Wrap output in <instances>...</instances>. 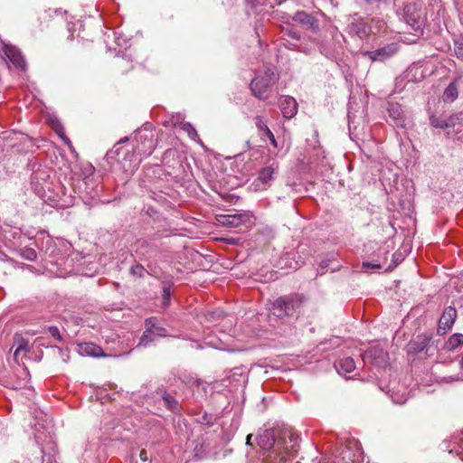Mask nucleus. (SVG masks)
<instances>
[{
  "instance_id": "obj_1",
  "label": "nucleus",
  "mask_w": 463,
  "mask_h": 463,
  "mask_svg": "<svg viewBox=\"0 0 463 463\" xmlns=\"http://www.w3.org/2000/svg\"><path fill=\"white\" fill-rule=\"evenodd\" d=\"M137 145L133 153H123L124 158L121 163L123 169L128 173H133L139 165L143 157L152 154L155 148L154 133L151 129L144 128L135 134Z\"/></svg>"
},
{
  "instance_id": "obj_2",
  "label": "nucleus",
  "mask_w": 463,
  "mask_h": 463,
  "mask_svg": "<svg viewBox=\"0 0 463 463\" xmlns=\"http://www.w3.org/2000/svg\"><path fill=\"white\" fill-rule=\"evenodd\" d=\"M401 19L411 30L413 39L408 40L409 43H415L423 33L424 14L420 5L417 3L404 4L402 10L399 13Z\"/></svg>"
},
{
  "instance_id": "obj_3",
  "label": "nucleus",
  "mask_w": 463,
  "mask_h": 463,
  "mask_svg": "<svg viewBox=\"0 0 463 463\" xmlns=\"http://www.w3.org/2000/svg\"><path fill=\"white\" fill-rule=\"evenodd\" d=\"M305 302L306 297L298 293L279 297L272 303L273 314L279 318L293 317Z\"/></svg>"
},
{
  "instance_id": "obj_4",
  "label": "nucleus",
  "mask_w": 463,
  "mask_h": 463,
  "mask_svg": "<svg viewBox=\"0 0 463 463\" xmlns=\"http://www.w3.org/2000/svg\"><path fill=\"white\" fill-rule=\"evenodd\" d=\"M343 35L337 32L335 27H330L327 31V35L318 42H313L317 45L318 50L322 55L329 60L335 61L337 56L343 52Z\"/></svg>"
},
{
  "instance_id": "obj_5",
  "label": "nucleus",
  "mask_w": 463,
  "mask_h": 463,
  "mask_svg": "<svg viewBox=\"0 0 463 463\" xmlns=\"http://www.w3.org/2000/svg\"><path fill=\"white\" fill-rule=\"evenodd\" d=\"M278 80V76L271 67H267L260 72L250 82V88L252 95L260 99H268L269 88Z\"/></svg>"
},
{
  "instance_id": "obj_6",
  "label": "nucleus",
  "mask_w": 463,
  "mask_h": 463,
  "mask_svg": "<svg viewBox=\"0 0 463 463\" xmlns=\"http://www.w3.org/2000/svg\"><path fill=\"white\" fill-rule=\"evenodd\" d=\"M364 453L360 442L355 439H349L339 449L334 463H362Z\"/></svg>"
},
{
  "instance_id": "obj_7",
  "label": "nucleus",
  "mask_w": 463,
  "mask_h": 463,
  "mask_svg": "<svg viewBox=\"0 0 463 463\" xmlns=\"http://www.w3.org/2000/svg\"><path fill=\"white\" fill-rule=\"evenodd\" d=\"M216 221L222 226L236 228L244 226L250 228L255 223V217L250 212H236L224 214H217Z\"/></svg>"
},
{
  "instance_id": "obj_8",
  "label": "nucleus",
  "mask_w": 463,
  "mask_h": 463,
  "mask_svg": "<svg viewBox=\"0 0 463 463\" xmlns=\"http://www.w3.org/2000/svg\"><path fill=\"white\" fill-rule=\"evenodd\" d=\"M363 361L378 367H384L388 363V353L380 346H372L362 354Z\"/></svg>"
},
{
  "instance_id": "obj_9",
  "label": "nucleus",
  "mask_w": 463,
  "mask_h": 463,
  "mask_svg": "<svg viewBox=\"0 0 463 463\" xmlns=\"http://www.w3.org/2000/svg\"><path fill=\"white\" fill-rule=\"evenodd\" d=\"M146 330L142 335L138 345L147 346L149 343L155 340L156 336H165V329L162 326H156L155 318H148L146 320Z\"/></svg>"
},
{
  "instance_id": "obj_10",
  "label": "nucleus",
  "mask_w": 463,
  "mask_h": 463,
  "mask_svg": "<svg viewBox=\"0 0 463 463\" xmlns=\"http://www.w3.org/2000/svg\"><path fill=\"white\" fill-rule=\"evenodd\" d=\"M347 33L351 36H356L361 40L365 39L371 33V27L359 16L352 17L347 25Z\"/></svg>"
},
{
  "instance_id": "obj_11",
  "label": "nucleus",
  "mask_w": 463,
  "mask_h": 463,
  "mask_svg": "<svg viewBox=\"0 0 463 463\" xmlns=\"http://www.w3.org/2000/svg\"><path fill=\"white\" fill-rule=\"evenodd\" d=\"M3 52L8 61L16 69L20 71H24L26 69L25 61L21 52L16 47L5 44L3 48Z\"/></svg>"
},
{
  "instance_id": "obj_12",
  "label": "nucleus",
  "mask_w": 463,
  "mask_h": 463,
  "mask_svg": "<svg viewBox=\"0 0 463 463\" xmlns=\"http://www.w3.org/2000/svg\"><path fill=\"white\" fill-rule=\"evenodd\" d=\"M457 317V310L453 307H448L445 308L442 316L439 320L438 334L444 335L449 330Z\"/></svg>"
},
{
  "instance_id": "obj_13",
  "label": "nucleus",
  "mask_w": 463,
  "mask_h": 463,
  "mask_svg": "<svg viewBox=\"0 0 463 463\" xmlns=\"http://www.w3.org/2000/svg\"><path fill=\"white\" fill-rule=\"evenodd\" d=\"M388 122L396 128L406 127V118L400 104L390 103L388 107Z\"/></svg>"
},
{
  "instance_id": "obj_14",
  "label": "nucleus",
  "mask_w": 463,
  "mask_h": 463,
  "mask_svg": "<svg viewBox=\"0 0 463 463\" xmlns=\"http://www.w3.org/2000/svg\"><path fill=\"white\" fill-rule=\"evenodd\" d=\"M279 106L286 118H293L298 112V103L296 99L290 96L280 97Z\"/></svg>"
},
{
  "instance_id": "obj_15",
  "label": "nucleus",
  "mask_w": 463,
  "mask_h": 463,
  "mask_svg": "<svg viewBox=\"0 0 463 463\" xmlns=\"http://www.w3.org/2000/svg\"><path fill=\"white\" fill-rule=\"evenodd\" d=\"M397 52V47L395 44H389L383 48H379L375 51L366 52V55L372 59L373 61H383L392 55H393Z\"/></svg>"
},
{
  "instance_id": "obj_16",
  "label": "nucleus",
  "mask_w": 463,
  "mask_h": 463,
  "mask_svg": "<svg viewBox=\"0 0 463 463\" xmlns=\"http://www.w3.org/2000/svg\"><path fill=\"white\" fill-rule=\"evenodd\" d=\"M293 20L302 24L307 29H310L314 32L318 30L319 25L317 20L306 12L301 11L296 13L293 16Z\"/></svg>"
},
{
  "instance_id": "obj_17",
  "label": "nucleus",
  "mask_w": 463,
  "mask_h": 463,
  "mask_svg": "<svg viewBox=\"0 0 463 463\" xmlns=\"http://www.w3.org/2000/svg\"><path fill=\"white\" fill-rule=\"evenodd\" d=\"M459 119V118L457 115H452L449 117L448 118H443L436 116H431L430 118V125L433 128L445 129L452 128L456 125L457 121Z\"/></svg>"
},
{
  "instance_id": "obj_18",
  "label": "nucleus",
  "mask_w": 463,
  "mask_h": 463,
  "mask_svg": "<svg viewBox=\"0 0 463 463\" xmlns=\"http://www.w3.org/2000/svg\"><path fill=\"white\" fill-rule=\"evenodd\" d=\"M277 172V165H271L267 167H264L259 172V175L256 181L260 182L263 185V188H265V186L269 185L270 182L274 179V175H276Z\"/></svg>"
},
{
  "instance_id": "obj_19",
  "label": "nucleus",
  "mask_w": 463,
  "mask_h": 463,
  "mask_svg": "<svg viewBox=\"0 0 463 463\" xmlns=\"http://www.w3.org/2000/svg\"><path fill=\"white\" fill-rule=\"evenodd\" d=\"M430 338L426 335H417L408 344L409 353H420L422 352L429 345Z\"/></svg>"
},
{
  "instance_id": "obj_20",
  "label": "nucleus",
  "mask_w": 463,
  "mask_h": 463,
  "mask_svg": "<svg viewBox=\"0 0 463 463\" xmlns=\"http://www.w3.org/2000/svg\"><path fill=\"white\" fill-rule=\"evenodd\" d=\"M355 363L352 357H344L335 364V369L341 375L352 373L355 369Z\"/></svg>"
},
{
  "instance_id": "obj_21",
  "label": "nucleus",
  "mask_w": 463,
  "mask_h": 463,
  "mask_svg": "<svg viewBox=\"0 0 463 463\" xmlns=\"http://www.w3.org/2000/svg\"><path fill=\"white\" fill-rule=\"evenodd\" d=\"M80 354L88 356L99 357L102 356V349L92 344V343H83L80 345Z\"/></svg>"
},
{
  "instance_id": "obj_22",
  "label": "nucleus",
  "mask_w": 463,
  "mask_h": 463,
  "mask_svg": "<svg viewBox=\"0 0 463 463\" xmlns=\"http://www.w3.org/2000/svg\"><path fill=\"white\" fill-rule=\"evenodd\" d=\"M276 442L275 436L273 434V430H266L258 437V443L263 449H269Z\"/></svg>"
},
{
  "instance_id": "obj_23",
  "label": "nucleus",
  "mask_w": 463,
  "mask_h": 463,
  "mask_svg": "<svg viewBox=\"0 0 463 463\" xmlns=\"http://www.w3.org/2000/svg\"><path fill=\"white\" fill-rule=\"evenodd\" d=\"M450 442H453L455 446L450 448L449 442L442 444V449L449 450V453L455 452L463 460V432L461 437H454Z\"/></svg>"
},
{
  "instance_id": "obj_24",
  "label": "nucleus",
  "mask_w": 463,
  "mask_h": 463,
  "mask_svg": "<svg viewBox=\"0 0 463 463\" xmlns=\"http://www.w3.org/2000/svg\"><path fill=\"white\" fill-rule=\"evenodd\" d=\"M181 119V116L178 115L177 116V119L176 121L174 123L175 126H179L181 129H183L184 131H185L187 134H188V137L194 140V141H197L198 143H201V140L199 139V137H198V134L195 130V128L193 127V125L189 122H184L183 119Z\"/></svg>"
},
{
  "instance_id": "obj_25",
  "label": "nucleus",
  "mask_w": 463,
  "mask_h": 463,
  "mask_svg": "<svg viewBox=\"0 0 463 463\" xmlns=\"http://www.w3.org/2000/svg\"><path fill=\"white\" fill-rule=\"evenodd\" d=\"M50 177L48 171L45 168L38 167L31 175V184L35 185V189H38V185L47 181Z\"/></svg>"
},
{
  "instance_id": "obj_26",
  "label": "nucleus",
  "mask_w": 463,
  "mask_h": 463,
  "mask_svg": "<svg viewBox=\"0 0 463 463\" xmlns=\"http://www.w3.org/2000/svg\"><path fill=\"white\" fill-rule=\"evenodd\" d=\"M463 345V335L457 333L452 335L445 344L448 350L453 351Z\"/></svg>"
},
{
  "instance_id": "obj_27",
  "label": "nucleus",
  "mask_w": 463,
  "mask_h": 463,
  "mask_svg": "<svg viewBox=\"0 0 463 463\" xmlns=\"http://www.w3.org/2000/svg\"><path fill=\"white\" fill-rule=\"evenodd\" d=\"M153 250V245L146 240H138L135 244L137 254L145 255Z\"/></svg>"
},
{
  "instance_id": "obj_28",
  "label": "nucleus",
  "mask_w": 463,
  "mask_h": 463,
  "mask_svg": "<svg viewBox=\"0 0 463 463\" xmlns=\"http://www.w3.org/2000/svg\"><path fill=\"white\" fill-rule=\"evenodd\" d=\"M458 95V88L454 82H451L444 90V101H453Z\"/></svg>"
},
{
  "instance_id": "obj_29",
  "label": "nucleus",
  "mask_w": 463,
  "mask_h": 463,
  "mask_svg": "<svg viewBox=\"0 0 463 463\" xmlns=\"http://www.w3.org/2000/svg\"><path fill=\"white\" fill-rule=\"evenodd\" d=\"M254 121H255V125H256L257 128L259 129L261 136L268 137L270 134H272L271 130L269 128L267 124L264 122L262 117L256 116L254 118Z\"/></svg>"
},
{
  "instance_id": "obj_30",
  "label": "nucleus",
  "mask_w": 463,
  "mask_h": 463,
  "mask_svg": "<svg viewBox=\"0 0 463 463\" xmlns=\"http://www.w3.org/2000/svg\"><path fill=\"white\" fill-rule=\"evenodd\" d=\"M80 176L82 177L83 179L89 178L95 172L94 166L90 163H85V164L80 165Z\"/></svg>"
},
{
  "instance_id": "obj_31",
  "label": "nucleus",
  "mask_w": 463,
  "mask_h": 463,
  "mask_svg": "<svg viewBox=\"0 0 463 463\" xmlns=\"http://www.w3.org/2000/svg\"><path fill=\"white\" fill-rule=\"evenodd\" d=\"M172 294V284L170 282H164L163 283V305L165 307L169 305L170 298Z\"/></svg>"
},
{
  "instance_id": "obj_32",
  "label": "nucleus",
  "mask_w": 463,
  "mask_h": 463,
  "mask_svg": "<svg viewBox=\"0 0 463 463\" xmlns=\"http://www.w3.org/2000/svg\"><path fill=\"white\" fill-rule=\"evenodd\" d=\"M163 401L165 402V405L172 411H178V403L177 401L169 394H165L163 396Z\"/></svg>"
},
{
  "instance_id": "obj_33",
  "label": "nucleus",
  "mask_w": 463,
  "mask_h": 463,
  "mask_svg": "<svg viewBox=\"0 0 463 463\" xmlns=\"http://www.w3.org/2000/svg\"><path fill=\"white\" fill-rule=\"evenodd\" d=\"M29 351V344L22 339L14 350V356L17 359L22 354H25Z\"/></svg>"
},
{
  "instance_id": "obj_34",
  "label": "nucleus",
  "mask_w": 463,
  "mask_h": 463,
  "mask_svg": "<svg viewBox=\"0 0 463 463\" xmlns=\"http://www.w3.org/2000/svg\"><path fill=\"white\" fill-rule=\"evenodd\" d=\"M454 53L458 58L463 59V37H458L454 41Z\"/></svg>"
},
{
  "instance_id": "obj_35",
  "label": "nucleus",
  "mask_w": 463,
  "mask_h": 463,
  "mask_svg": "<svg viewBox=\"0 0 463 463\" xmlns=\"http://www.w3.org/2000/svg\"><path fill=\"white\" fill-rule=\"evenodd\" d=\"M130 273L133 276H136L138 278H143L145 276V274L147 273V270L141 264H136L131 267Z\"/></svg>"
},
{
  "instance_id": "obj_36",
  "label": "nucleus",
  "mask_w": 463,
  "mask_h": 463,
  "mask_svg": "<svg viewBox=\"0 0 463 463\" xmlns=\"http://www.w3.org/2000/svg\"><path fill=\"white\" fill-rule=\"evenodd\" d=\"M22 257L27 260H34L37 258V253L33 249L26 248L22 251Z\"/></svg>"
},
{
  "instance_id": "obj_37",
  "label": "nucleus",
  "mask_w": 463,
  "mask_h": 463,
  "mask_svg": "<svg viewBox=\"0 0 463 463\" xmlns=\"http://www.w3.org/2000/svg\"><path fill=\"white\" fill-rule=\"evenodd\" d=\"M201 424L204 425H213L214 421V417L213 414L203 413V416L198 418L197 420Z\"/></svg>"
},
{
  "instance_id": "obj_38",
  "label": "nucleus",
  "mask_w": 463,
  "mask_h": 463,
  "mask_svg": "<svg viewBox=\"0 0 463 463\" xmlns=\"http://www.w3.org/2000/svg\"><path fill=\"white\" fill-rule=\"evenodd\" d=\"M403 257L402 256V253H394L392 255V264L389 265L386 268V270H392L401 261H402Z\"/></svg>"
},
{
  "instance_id": "obj_39",
  "label": "nucleus",
  "mask_w": 463,
  "mask_h": 463,
  "mask_svg": "<svg viewBox=\"0 0 463 463\" xmlns=\"http://www.w3.org/2000/svg\"><path fill=\"white\" fill-rule=\"evenodd\" d=\"M48 331H49L50 335L53 338H55L57 341H59V342L62 341V337H61L60 330L57 326H52L48 328Z\"/></svg>"
},
{
  "instance_id": "obj_40",
  "label": "nucleus",
  "mask_w": 463,
  "mask_h": 463,
  "mask_svg": "<svg viewBox=\"0 0 463 463\" xmlns=\"http://www.w3.org/2000/svg\"><path fill=\"white\" fill-rule=\"evenodd\" d=\"M53 129L67 144H70V140L64 136L63 128L59 122L53 125Z\"/></svg>"
},
{
  "instance_id": "obj_41",
  "label": "nucleus",
  "mask_w": 463,
  "mask_h": 463,
  "mask_svg": "<svg viewBox=\"0 0 463 463\" xmlns=\"http://www.w3.org/2000/svg\"><path fill=\"white\" fill-rule=\"evenodd\" d=\"M298 50L299 52H305L307 54H309V53H311L314 51V47H308V46L303 45L301 43V45L299 47H298Z\"/></svg>"
},
{
  "instance_id": "obj_42",
  "label": "nucleus",
  "mask_w": 463,
  "mask_h": 463,
  "mask_svg": "<svg viewBox=\"0 0 463 463\" xmlns=\"http://www.w3.org/2000/svg\"><path fill=\"white\" fill-rule=\"evenodd\" d=\"M288 37L291 39V40H295V41H299L300 40V35L297 32H289L288 33Z\"/></svg>"
},
{
  "instance_id": "obj_43",
  "label": "nucleus",
  "mask_w": 463,
  "mask_h": 463,
  "mask_svg": "<svg viewBox=\"0 0 463 463\" xmlns=\"http://www.w3.org/2000/svg\"><path fill=\"white\" fill-rule=\"evenodd\" d=\"M286 42L283 43L284 46L288 49H296L297 45L290 42V40H285Z\"/></svg>"
},
{
  "instance_id": "obj_44",
  "label": "nucleus",
  "mask_w": 463,
  "mask_h": 463,
  "mask_svg": "<svg viewBox=\"0 0 463 463\" xmlns=\"http://www.w3.org/2000/svg\"><path fill=\"white\" fill-rule=\"evenodd\" d=\"M364 267L380 269L382 266L380 264L372 263V262H364Z\"/></svg>"
},
{
  "instance_id": "obj_45",
  "label": "nucleus",
  "mask_w": 463,
  "mask_h": 463,
  "mask_svg": "<svg viewBox=\"0 0 463 463\" xmlns=\"http://www.w3.org/2000/svg\"><path fill=\"white\" fill-rule=\"evenodd\" d=\"M267 137L269 139L270 144H271L274 147H278V144H277V141H276V138H275V137H274L273 133H272V134H270L269 136H268Z\"/></svg>"
},
{
  "instance_id": "obj_46",
  "label": "nucleus",
  "mask_w": 463,
  "mask_h": 463,
  "mask_svg": "<svg viewBox=\"0 0 463 463\" xmlns=\"http://www.w3.org/2000/svg\"><path fill=\"white\" fill-rule=\"evenodd\" d=\"M392 399H393V402H394L395 403H399V404H402V403L405 402H406V400H407V399H406V398H404V397H402L401 399H395V398H393V397H392Z\"/></svg>"
},
{
  "instance_id": "obj_47",
  "label": "nucleus",
  "mask_w": 463,
  "mask_h": 463,
  "mask_svg": "<svg viewBox=\"0 0 463 463\" xmlns=\"http://www.w3.org/2000/svg\"><path fill=\"white\" fill-rule=\"evenodd\" d=\"M248 3H250L252 6H255L257 5L260 4V0H246Z\"/></svg>"
},
{
  "instance_id": "obj_48",
  "label": "nucleus",
  "mask_w": 463,
  "mask_h": 463,
  "mask_svg": "<svg viewBox=\"0 0 463 463\" xmlns=\"http://www.w3.org/2000/svg\"><path fill=\"white\" fill-rule=\"evenodd\" d=\"M139 456H140V458H141V459L146 460V450H144V449H143V450H141V452H140V455H139Z\"/></svg>"
},
{
  "instance_id": "obj_49",
  "label": "nucleus",
  "mask_w": 463,
  "mask_h": 463,
  "mask_svg": "<svg viewBox=\"0 0 463 463\" xmlns=\"http://www.w3.org/2000/svg\"><path fill=\"white\" fill-rule=\"evenodd\" d=\"M279 463H288V459H286L285 458H281L279 459Z\"/></svg>"
},
{
  "instance_id": "obj_50",
  "label": "nucleus",
  "mask_w": 463,
  "mask_h": 463,
  "mask_svg": "<svg viewBox=\"0 0 463 463\" xmlns=\"http://www.w3.org/2000/svg\"><path fill=\"white\" fill-rule=\"evenodd\" d=\"M296 184H291L289 181L288 182V186H289L290 188L294 189L293 186H295Z\"/></svg>"
},
{
  "instance_id": "obj_51",
  "label": "nucleus",
  "mask_w": 463,
  "mask_h": 463,
  "mask_svg": "<svg viewBox=\"0 0 463 463\" xmlns=\"http://www.w3.org/2000/svg\"><path fill=\"white\" fill-rule=\"evenodd\" d=\"M152 211H153V208L150 206V207L146 210V213H147L148 214H151Z\"/></svg>"
},
{
  "instance_id": "obj_52",
  "label": "nucleus",
  "mask_w": 463,
  "mask_h": 463,
  "mask_svg": "<svg viewBox=\"0 0 463 463\" xmlns=\"http://www.w3.org/2000/svg\"><path fill=\"white\" fill-rule=\"evenodd\" d=\"M321 267H322V268H326V267H327V263H326V262L322 261V262H321Z\"/></svg>"
},
{
  "instance_id": "obj_53",
  "label": "nucleus",
  "mask_w": 463,
  "mask_h": 463,
  "mask_svg": "<svg viewBox=\"0 0 463 463\" xmlns=\"http://www.w3.org/2000/svg\"><path fill=\"white\" fill-rule=\"evenodd\" d=\"M128 137H124V138H122V139L119 141V143L126 142V141H128Z\"/></svg>"
},
{
  "instance_id": "obj_54",
  "label": "nucleus",
  "mask_w": 463,
  "mask_h": 463,
  "mask_svg": "<svg viewBox=\"0 0 463 463\" xmlns=\"http://www.w3.org/2000/svg\"><path fill=\"white\" fill-rule=\"evenodd\" d=\"M459 364H460L461 368L463 369V356L461 357Z\"/></svg>"
},
{
  "instance_id": "obj_55",
  "label": "nucleus",
  "mask_w": 463,
  "mask_h": 463,
  "mask_svg": "<svg viewBox=\"0 0 463 463\" xmlns=\"http://www.w3.org/2000/svg\"><path fill=\"white\" fill-rule=\"evenodd\" d=\"M250 438H251V435H248V437H247V444H249V443H250Z\"/></svg>"
}]
</instances>
